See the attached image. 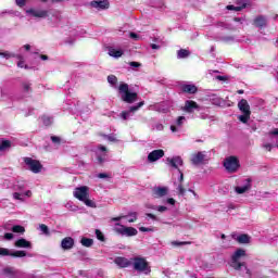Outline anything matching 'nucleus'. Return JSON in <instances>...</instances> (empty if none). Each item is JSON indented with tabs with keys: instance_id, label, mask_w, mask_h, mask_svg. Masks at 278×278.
Returning a JSON list of instances; mask_svg holds the SVG:
<instances>
[{
	"instance_id": "f257e3e1",
	"label": "nucleus",
	"mask_w": 278,
	"mask_h": 278,
	"mask_svg": "<svg viewBox=\"0 0 278 278\" xmlns=\"http://www.w3.org/2000/svg\"><path fill=\"white\" fill-rule=\"evenodd\" d=\"M240 257H247V251L243 249H238L231 256L230 266L235 270H240V268L245 267L248 277H251V269L247 268L245 262H240Z\"/></svg>"
},
{
	"instance_id": "f03ea898",
	"label": "nucleus",
	"mask_w": 278,
	"mask_h": 278,
	"mask_svg": "<svg viewBox=\"0 0 278 278\" xmlns=\"http://www.w3.org/2000/svg\"><path fill=\"white\" fill-rule=\"evenodd\" d=\"M118 92L122 101L125 103H136V101H138V93L129 90V85L127 83L119 84Z\"/></svg>"
},
{
	"instance_id": "7ed1b4c3",
	"label": "nucleus",
	"mask_w": 278,
	"mask_h": 278,
	"mask_svg": "<svg viewBox=\"0 0 278 278\" xmlns=\"http://www.w3.org/2000/svg\"><path fill=\"white\" fill-rule=\"evenodd\" d=\"M89 188L86 186L78 187L74 191V197L75 199H78V201H81L87 205V207H97V203L94 201L90 200V193H89Z\"/></svg>"
},
{
	"instance_id": "20e7f679",
	"label": "nucleus",
	"mask_w": 278,
	"mask_h": 278,
	"mask_svg": "<svg viewBox=\"0 0 278 278\" xmlns=\"http://www.w3.org/2000/svg\"><path fill=\"white\" fill-rule=\"evenodd\" d=\"M238 109L242 113V115L238 116L240 123H249V121H251V105H249V101H247V99H241L238 102Z\"/></svg>"
},
{
	"instance_id": "39448f33",
	"label": "nucleus",
	"mask_w": 278,
	"mask_h": 278,
	"mask_svg": "<svg viewBox=\"0 0 278 278\" xmlns=\"http://www.w3.org/2000/svg\"><path fill=\"white\" fill-rule=\"evenodd\" d=\"M131 262L137 273H144V275H149V273H151V266H149V262H147V258L137 256L135 258H131Z\"/></svg>"
},
{
	"instance_id": "423d86ee",
	"label": "nucleus",
	"mask_w": 278,
	"mask_h": 278,
	"mask_svg": "<svg viewBox=\"0 0 278 278\" xmlns=\"http://www.w3.org/2000/svg\"><path fill=\"white\" fill-rule=\"evenodd\" d=\"M224 166L228 173H236L240 168V161L236 156H229L224 161Z\"/></svg>"
},
{
	"instance_id": "0eeeda50",
	"label": "nucleus",
	"mask_w": 278,
	"mask_h": 278,
	"mask_svg": "<svg viewBox=\"0 0 278 278\" xmlns=\"http://www.w3.org/2000/svg\"><path fill=\"white\" fill-rule=\"evenodd\" d=\"M115 231L122 236H138V230L134 227H125L121 224H115Z\"/></svg>"
},
{
	"instance_id": "6e6552de",
	"label": "nucleus",
	"mask_w": 278,
	"mask_h": 278,
	"mask_svg": "<svg viewBox=\"0 0 278 278\" xmlns=\"http://www.w3.org/2000/svg\"><path fill=\"white\" fill-rule=\"evenodd\" d=\"M191 162L195 166H199L201 164H207V162H210V157H207L205 152H198L191 155Z\"/></svg>"
},
{
	"instance_id": "1a4fd4ad",
	"label": "nucleus",
	"mask_w": 278,
	"mask_h": 278,
	"mask_svg": "<svg viewBox=\"0 0 278 278\" xmlns=\"http://www.w3.org/2000/svg\"><path fill=\"white\" fill-rule=\"evenodd\" d=\"M0 255H2V257H25L27 255V252L25 251H10L7 248H0Z\"/></svg>"
},
{
	"instance_id": "9d476101",
	"label": "nucleus",
	"mask_w": 278,
	"mask_h": 278,
	"mask_svg": "<svg viewBox=\"0 0 278 278\" xmlns=\"http://www.w3.org/2000/svg\"><path fill=\"white\" fill-rule=\"evenodd\" d=\"M25 164L26 166L29 167V170H31L33 173H40V170H42V164H40L38 161L34 159L26 157Z\"/></svg>"
},
{
	"instance_id": "9b49d317",
	"label": "nucleus",
	"mask_w": 278,
	"mask_h": 278,
	"mask_svg": "<svg viewBox=\"0 0 278 278\" xmlns=\"http://www.w3.org/2000/svg\"><path fill=\"white\" fill-rule=\"evenodd\" d=\"M91 8H96V10H108L110 8V1L93 0V1H91Z\"/></svg>"
},
{
	"instance_id": "f8f14e48",
	"label": "nucleus",
	"mask_w": 278,
	"mask_h": 278,
	"mask_svg": "<svg viewBox=\"0 0 278 278\" xmlns=\"http://www.w3.org/2000/svg\"><path fill=\"white\" fill-rule=\"evenodd\" d=\"M184 112H187L188 114H192L194 110H199V104L195 101L187 100L185 102V106L182 108Z\"/></svg>"
},
{
	"instance_id": "ddd939ff",
	"label": "nucleus",
	"mask_w": 278,
	"mask_h": 278,
	"mask_svg": "<svg viewBox=\"0 0 278 278\" xmlns=\"http://www.w3.org/2000/svg\"><path fill=\"white\" fill-rule=\"evenodd\" d=\"M152 192L155 199H161L162 197H166V194H168V187H154Z\"/></svg>"
},
{
	"instance_id": "4468645a",
	"label": "nucleus",
	"mask_w": 278,
	"mask_h": 278,
	"mask_svg": "<svg viewBox=\"0 0 278 278\" xmlns=\"http://www.w3.org/2000/svg\"><path fill=\"white\" fill-rule=\"evenodd\" d=\"M114 264H116V266H118L119 268H127V267L131 266V261H129V258H126L123 256H117L114 260Z\"/></svg>"
},
{
	"instance_id": "2eb2a0df",
	"label": "nucleus",
	"mask_w": 278,
	"mask_h": 278,
	"mask_svg": "<svg viewBox=\"0 0 278 278\" xmlns=\"http://www.w3.org/2000/svg\"><path fill=\"white\" fill-rule=\"evenodd\" d=\"M163 155H164V150H154L149 153L148 161L149 162H157V160H162Z\"/></svg>"
},
{
	"instance_id": "dca6fc26",
	"label": "nucleus",
	"mask_w": 278,
	"mask_h": 278,
	"mask_svg": "<svg viewBox=\"0 0 278 278\" xmlns=\"http://www.w3.org/2000/svg\"><path fill=\"white\" fill-rule=\"evenodd\" d=\"M180 90L181 92H187V94H197L199 89L192 84H184L180 86Z\"/></svg>"
},
{
	"instance_id": "f3484780",
	"label": "nucleus",
	"mask_w": 278,
	"mask_h": 278,
	"mask_svg": "<svg viewBox=\"0 0 278 278\" xmlns=\"http://www.w3.org/2000/svg\"><path fill=\"white\" fill-rule=\"evenodd\" d=\"M74 245H75V240H73V238L71 237L64 238L61 242V247L62 249H64V251H68L73 249Z\"/></svg>"
},
{
	"instance_id": "a211bd4d",
	"label": "nucleus",
	"mask_w": 278,
	"mask_h": 278,
	"mask_svg": "<svg viewBox=\"0 0 278 278\" xmlns=\"http://www.w3.org/2000/svg\"><path fill=\"white\" fill-rule=\"evenodd\" d=\"M98 151H100V153H102V154H98V162H99V164H103V162H105V157H108V148L100 144V146H98Z\"/></svg>"
},
{
	"instance_id": "6ab92c4d",
	"label": "nucleus",
	"mask_w": 278,
	"mask_h": 278,
	"mask_svg": "<svg viewBox=\"0 0 278 278\" xmlns=\"http://www.w3.org/2000/svg\"><path fill=\"white\" fill-rule=\"evenodd\" d=\"M14 247L17 249H31V242L27 241V239H18L15 241Z\"/></svg>"
},
{
	"instance_id": "aec40b11",
	"label": "nucleus",
	"mask_w": 278,
	"mask_h": 278,
	"mask_svg": "<svg viewBox=\"0 0 278 278\" xmlns=\"http://www.w3.org/2000/svg\"><path fill=\"white\" fill-rule=\"evenodd\" d=\"M125 52L122 50V49H116V48H114V47H110L109 48V55L111 56V58H116V59H118V58H123V54H124Z\"/></svg>"
},
{
	"instance_id": "412c9836",
	"label": "nucleus",
	"mask_w": 278,
	"mask_h": 278,
	"mask_svg": "<svg viewBox=\"0 0 278 278\" xmlns=\"http://www.w3.org/2000/svg\"><path fill=\"white\" fill-rule=\"evenodd\" d=\"M28 14L36 16L37 18H47V11L45 10H34L30 9L27 11Z\"/></svg>"
},
{
	"instance_id": "4be33fe9",
	"label": "nucleus",
	"mask_w": 278,
	"mask_h": 278,
	"mask_svg": "<svg viewBox=\"0 0 278 278\" xmlns=\"http://www.w3.org/2000/svg\"><path fill=\"white\" fill-rule=\"evenodd\" d=\"M233 240H237L239 244H249L251 242V237L249 235H240L236 237V235H232Z\"/></svg>"
},
{
	"instance_id": "5701e85b",
	"label": "nucleus",
	"mask_w": 278,
	"mask_h": 278,
	"mask_svg": "<svg viewBox=\"0 0 278 278\" xmlns=\"http://www.w3.org/2000/svg\"><path fill=\"white\" fill-rule=\"evenodd\" d=\"M170 164V166H173V168H179V166H184V160H181L180 156H175L173 159H168L167 160Z\"/></svg>"
},
{
	"instance_id": "b1692460",
	"label": "nucleus",
	"mask_w": 278,
	"mask_h": 278,
	"mask_svg": "<svg viewBox=\"0 0 278 278\" xmlns=\"http://www.w3.org/2000/svg\"><path fill=\"white\" fill-rule=\"evenodd\" d=\"M266 23H267V20H266V16L264 15H258L254 18L255 27H266Z\"/></svg>"
},
{
	"instance_id": "393cba45",
	"label": "nucleus",
	"mask_w": 278,
	"mask_h": 278,
	"mask_svg": "<svg viewBox=\"0 0 278 278\" xmlns=\"http://www.w3.org/2000/svg\"><path fill=\"white\" fill-rule=\"evenodd\" d=\"M250 188H251V182H249V180H248L245 186H243V187H236L235 190H236L237 194H244V192L250 190Z\"/></svg>"
},
{
	"instance_id": "a878e982",
	"label": "nucleus",
	"mask_w": 278,
	"mask_h": 278,
	"mask_svg": "<svg viewBox=\"0 0 278 278\" xmlns=\"http://www.w3.org/2000/svg\"><path fill=\"white\" fill-rule=\"evenodd\" d=\"M10 147H12V142L10 140H3L0 143V151H8V149H10Z\"/></svg>"
},
{
	"instance_id": "bb28decb",
	"label": "nucleus",
	"mask_w": 278,
	"mask_h": 278,
	"mask_svg": "<svg viewBox=\"0 0 278 278\" xmlns=\"http://www.w3.org/2000/svg\"><path fill=\"white\" fill-rule=\"evenodd\" d=\"M188 55H190V51H188L186 49H180L177 52V56L179 58V60H184L185 58H188Z\"/></svg>"
},
{
	"instance_id": "cd10ccee",
	"label": "nucleus",
	"mask_w": 278,
	"mask_h": 278,
	"mask_svg": "<svg viewBox=\"0 0 278 278\" xmlns=\"http://www.w3.org/2000/svg\"><path fill=\"white\" fill-rule=\"evenodd\" d=\"M13 233H25V227L21 225H15L12 227Z\"/></svg>"
},
{
	"instance_id": "c85d7f7f",
	"label": "nucleus",
	"mask_w": 278,
	"mask_h": 278,
	"mask_svg": "<svg viewBox=\"0 0 278 278\" xmlns=\"http://www.w3.org/2000/svg\"><path fill=\"white\" fill-rule=\"evenodd\" d=\"M172 244H173V247H184L186 244H192V242H190V241H181V242H179V241H172Z\"/></svg>"
},
{
	"instance_id": "c756f323",
	"label": "nucleus",
	"mask_w": 278,
	"mask_h": 278,
	"mask_svg": "<svg viewBox=\"0 0 278 278\" xmlns=\"http://www.w3.org/2000/svg\"><path fill=\"white\" fill-rule=\"evenodd\" d=\"M22 88L25 92H30L31 91V84L24 81L22 83Z\"/></svg>"
},
{
	"instance_id": "7c9ffc66",
	"label": "nucleus",
	"mask_w": 278,
	"mask_h": 278,
	"mask_svg": "<svg viewBox=\"0 0 278 278\" xmlns=\"http://www.w3.org/2000/svg\"><path fill=\"white\" fill-rule=\"evenodd\" d=\"M80 242L83 247H90L93 243L92 239H88V238H83Z\"/></svg>"
},
{
	"instance_id": "2f4dec72",
	"label": "nucleus",
	"mask_w": 278,
	"mask_h": 278,
	"mask_svg": "<svg viewBox=\"0 0 278 278\" xmlns=\"http://www.w3.org/2000/svg\"><path fill=\"white\" fill-rule=\"evenodd\" d=\"M108 81L112 86H116V81H118V78H116V76H114V75H110V76H108Z\"/></svg>"
},
{
	"instance_id": "473e14b6",
	"label": "nucleus",
	"mask_w": 278,
	"mask_h": 278,
	"mask_svg": "<svg viewBox=\"0 0 278 278\" xmlns=\"http://www.w3.org/2000/svg\"><path fill=\"white\" fill-rule=\"evenodd\" d=\"M128 217V223H136L138 220V213H130Z\"/></svg>"
},
{
	"instance_id": "72a5a7b5",
	"label": "nucleus",
	"mask_w": 278,
	"mask_h": 278,
	"mask_svg": "<svg viewBox=\"0 0 278 278\" xmlns=\"http://www.w3.org/2000/svg\"><path fill=\"white\" fill-rule=\"evenodd\" d=\"M142 105H144V101L139 102L138 105L131 106L129 110V113L137 112V110H140V108H142Z\"/></svg>"
},
{
	"instance_id": "f704fd0d",
	"label": "nucleus",
	"mask_w": 278,
	"mask_h": 278,
	"mask_svg": "<svg viewBox=\"0 0 278 278\" xmlns=\"http://www.w3.org/2000/svg\"><path fill=\"white\" fill-rule=\"evenodd\" d=\"M0 55L4 58L5 60H10V58H15L14 54L10 53L9 51L0 52Z\"/></svg>"
},
{
	"instance_id": "c9c22d12",
	"label": "nucleus",
	"mask_w": 278,
	"mask_h": 278,
	"mask_svg": "<svg viewBox=\"0 0 278 278\" xmlns=\"http://www.w3.org/2000/svg\"><path fill=\"white\" fill-rule=\"evenodd\" d=\"M40 230L42 231V233H46V236H49V227L45 224H41L39 226Z\"/></svg>"
},
{
	"instance_id": "e433bc0d",
	"label": "nucleus",
	"mask_w": 278,
	"mask_h": 278,
	"mask_svg": "<svg viewBox=\"0 0 278 278\" xmlns=\"http://www.w3.org/2000/svg\"><path fill=\"white\" fill-rule=\"evenodd\" d=\"M96 236L98 240H101V242L105 240V237L103 236V232H101V230H96Z\"/></svg>"
},
{
	"instance_id": "4c0bfd02",
	"label": "nucleus",
	"mask_w": 278,
	"mask_h": 278,
	"mask_svg": "<svg viewBox=\"0 0 278 278\" xmlns=\"http://www.w3.org/2000/svg\"><path fill=\"white\" fill-rule=\"evenodd\" d=\"M18 58V62H17V66L20 67V68H25V61H23V56H21V55H18L17 56Z\"/></svg>"
},
{
	"instance_id": "58836bf2",
	"label": "nucleus",
	"mask_w": 278,
	"mask_h": 278,
	"mask_svg": "<svg viewBox=\"0 0 278 278\" xmlns=\"http://www.w3.org/2000/svg\"><path fill=\"white\" fill-rule=\"evenodd\" d=\"M4 275H14V268L12 267H7L3 270Z\"/></svg>"
},
{
	"instance_id": "ea45409f",
	"label": "nucleus",
	"mask_w": 278,
	"mask_h": 278,
	"mask_svg": "<svg viewBox=\"0 0 278 278\" xmlns=\"http://www.w3.org/2000/svg\"><path fill=\"white\" fill-rule=\"evenodd\" d=\"M227 10H235L236 12H240L242 10V7L228 5Z\"/></svg>"
},
{
	"instance_id": "a19ab883",
	"label": "nucleus",
	"mask_w": 278,
	"mask_h": 278,
	"mask_svg": "<svg viewBox=\"0 0 278 278\" xmlns=\"http://www.w3.org/2000/svg\"><path fill=\"white\" fill-rule=\"evenodd\" d=\"M154 210H156V212L163 213V212H166V210H168V207H166V206H155Z\"/></svg>"
},
{
	"instance_id": "79ce46f5",
	"label": "nucleus",
	"mask_w": 278,
	"mask_h": 278,
	"mask_svg": "<svg viewBox=\"0 0 278 278\" xmlns=\"http://www.w3.org/2000/svg\"><path fill=\"white\" fill-rule=\"evenodd\" d=\"M129 66H131L132 68H139V66H141V64L139 62L132 61L129 63Z\"/></svg>"
},
{
	"instance_id": "37998d69",
	"label": "nucleus",
	"mask_w": 278,
	"mask_h": 278,
	"mask_svg": "<svg viewBox=\"0 0 278 278\" xmlns=\"http://www.w3.org/2000/svg\"><path fill=\"white\" fill-rule=\"evenodd\" d=\"M14 238V235L12 232L4 233V240H12Z\"/></svg>"
},
{
	"instance_id": "c03bdc74",
	"label": "nucleus",
	"mask_w": 278,
	"mask_h": 278,
	"mask_svg": "<svg viewBox=\"0 0 278 278\" xmlns=\"http://www.w3.org/2000/svg\"><path fill=\"white\" fill-rule=\"evenodd\" d=\"M51 140H52V142H54V144H60V142H61L60 137H55V136H52Z\"/></svg>"
},
{
	"instance_id": "a18cd8bd",
	"label": "nucleus",
	"mask_w": 278,
	"mask_h": 278,
	"mask_svg": "<svg viewBox=\"0 0 278 278\" xmlns=\"http://www.w3.org/2000/svg\"><path fill=\"white\" fill-rule=\"evenodd\" d=\"M178 192H179V194H181V195H185V194H186V189H184V186H182V185H179V186H178Z\"/></svg>"
},
{
	"instance_id": "49530a36",
	"label": "nucleus",
	"mask_w": 278,
	"mask_h": 278,
	"mask_svg": "<svg viewBox=\"0 0 278 278\" xmlns=\"http://www.w3.org/2000/svg\"><path fill=\"white\" fill-rule=\"evenodd\" d=\"M184 121H186V117L179 116V117L177 118V125H179V126L184 125Z\"/></svg>"
},
{
	"instance_id": "de8ad7c7",
	"label": "nucleus",
	"mask_w": 278,
	"mask_h": 278,
	"mask_svg": "<svg viewBox=\"0 0 278 278\" xmlns=\"http://www.w3.org/2000/svg\"><path fill=\"white\" fill-rule=\"evenodd\" d=\"M129 112H122V118L124 119V121H127L128 118H129Z\"/></svg>"
},
{
	"instance_id": "09e8293b",
	"label": "nucleus",
	"mask_w": 278,
	"mask_h": 278,
	"mask_svg": "<svg viewBox=\"0 0 278 278\" xmlns=\"http://www.w3.org/2000/svg\"><path fill=\"white\" fill-rule=\"evenodd\" d=\"M13 199H16L17 201H23V199L21 198V193L18 192L13 193Z\"/></svg>"
},
{
	"instance_id": "8fccbe9b",
	"label": "nucleus",
	"mask_w": 278,
	"mask_h": 278,
	"mask_svg": "<svg viewBox=\"0 0 278 278\" xmlns=\"http://www.w3.org/2000/svg\"><path fill=\"white\" fill-rule=\"evenodd\" d=\"M139 230H140V231H143V232H144V231H154L153 228H147V227H140Z\"/></svg>"
},
{
	"instance_id": "3c124183",
	"label": "nucleus",
	"mask_w": 278,
	"mask_h": 278,
	"mask_svg": "<svg viewBox=\"0 0 278 278\" xmlns=\"http://www.w3.org/2000/svg\"><path fill=\"white\" fill-rule=\"evenodd\" d=\"M43 123H45V125H51V118L43 117Z\"/></svg>"
},
{
	"instance_id": "603ef678",
	"label": "nucleus",
	"mask_w": 278,
	"mask_h": 278,
	"mask_svg": "<svg viewBox=\"0 0 278 278\" xmlns=\"http://www.w3.org/2000/svg\"><path fill=\"white\" fill-rule=\"evenodd\" d=\"M147 216L149 218H152V220H157V217L155 215L151 214V213H148Z\"/></svg>"
},
{
	"instance_id": "864d4df0",
	"label": "nucleus",
	"mask_w": 278,
	"mask_h": 278,
	"mask_svg": "<svg viewBox=\"0 0 278 278\" xmlns=\"http://www.w3.org/2000/svg\"><path fill=\"white\" fill-rule=\"evenodd\" d=\"M167 203L169 205H175V199H173V198L167 199Z\"/></svg>"
},
{
	"instance_id": "5fc2aeb1",
	"label": "nucleus",
	"mask_w": 278,
	"mask_h": 278,
	"mask_svg": "<svg viewBox=\"0 0 278 278\" xmlns=\"http://www.w3.org/2000/svg\"><path fill=\"white\" fill-rule=\"evenodd\" d=\"M264 149H266L267 151H270L273 149V146L269 143L264 144Z\"/></svg>"
},
{
	"instance_id": "6e6d98bb",
	"label": "nucleus",
	"mask_w": 278,
	"mask_h": 278,
	"mask_svg": "<svg viewBox=\"0 0 278 278\" xmlns=\"http://www.w3.org/2000/svg\"><path fill=\"white\" fill-rule=\"evenodd\" d=\"M130 38L138 40V35L136 33H130Z\"/></svg>"
},
{
	"instance_id": "4d7b16f0",
	"label": "nucleus",
	"mask_w": 278,
	"mask_h": 278,
	"mask_svg": "<svg viewBox=\"0 0 278 278\" xmlns=\"http://www.w3.org/2000/svg\"><path fill=\"white\" fill-rule=\"evenodd\" d=\"M98 177H99L100 179H106L108 174H99Z\"/></svg>"
},
{
	"instance_id": "13d9d810",
	"label": "nucleus",
	"mask_w": 278,
	"mask_h": 278,
	"mask_svg": "<svg viewBox=\"0 0 278 278\" xmlns=\"http://www.w3.org/2000/svg\"><path fill=\"white\" fill-rule=\"evenodd\" d=\"M108 140L111 142H116V138H114V136H108Z\"/></svg>"
},
{
	"instance_id": "bf43d9fd",
	"label": "nucleus",
	"mask_w": 278,
	"mask_h": 278,
	"mask_svg": "<svg viewBox=\"0 0 278 278\" xmlns=\"http://www.w3.org/2000/svg\"><path fill=\"white\" fill-rule=\"evenodd\" d=\"M219 81H225L227 78H225V76H217L216 77Z\"/></svg>"
},
{
	"instance_id": "052dcab7",
	"label": "nucleus",
	"mask_w": 278,
	"mask_h": 278,
	"mask_svg": "<svg viewBox=\"0 0 278 278\" xmlns=\"http://www.w3.org/2000/svg\"><path fill=\"white\" fill-rule=\"evenodd\" d=\"M151 49H160V46H157L155 43H151Z\"/></svg>"
},
{
	"instance_id": "680f3d73",
	"label": "nucleus",
	"mask_w": 278,
	"mask_h": 278,
	"mask_svg": "<svg viewBox=\"0 0 278 278\" xmlns=\"http://www.w3.org/2000/svg\"><path fill=\"white\" fill-rule=\"evenodd\" d=\"M24 49H25L26 51H29V49H31V46L25 45V46H24Z\"/></svg>"
},
{
	"instance_id": "e2e57ef3",
	"label": "nucleus",
	"mask_w": 278,
	"mask_h": 278,
	"mask_svg": "<svg viewBox=\"0 0 278 278\" xmlns=\"http://www.w3.org/2000/svg\"><path fill=\"white\" fill-rule=\"evenodd\" d=\"M170 129H172L173 132H175V131H177V126H173V125H172V126H170Z\"/></svg>"
},
{
	"instance_id": "0e129e2a",
	"label": "nucleus",
	"mask_w": 278,
	"mask_h": 278,
	"mask_svg": "<svg viewBox=\"0 0 278 278\" xmlns=\"http://www.w3.org/2000/svg\"><path fill=\"white\" fill-rule=\"evenodd\" d=\"M25 195H26V197H31V191H30V190L26 191V192H25Z\"/></svg>"
},
{
	"instance_id": "69168bd1",
	"label": "nucleus",
	"mask_w": 278,
	"mask_h": 278,
	"mask_svg": "<svg viewBox=\"0 0 278 278\" xmlns=\"http://www.w3.org/2000/svg\"><path fill=\"white\" fill-rule=\"evenodd\" d=\"M41 60H49V56L41 54Z\"/></svg>"
},
{
	"instance_id": "338daca9",
	"label": "nucleus",
	"mask_w": 278,
	"mask_h": 278,
	"mask_svg": "<svg viewBox=\"0 0 278 278\" xmlns=\"http://www.w3.org/2000/svg\"><path fill=\"white\" fill-rule=\"evenodd\" d=\"M237 92H238V94H244V90H242V89H239Z\"/></svg>"
},
{
	"instance_id": "774afa93",
	"label": "nucleus",
	"mask_w": 278,
	"mask_h": 278,
	"mask_svg": "<svg viewBox=\"0 0 278 278\" xmlns=\"http://www.w3.org/2000/svg\"><path fill=\"white\" fill-rule=\"evenodd\" d=\"M122 218H123V216H119V217L113 218L112 220H121Z\"/></svg>"
}]
</instances>
